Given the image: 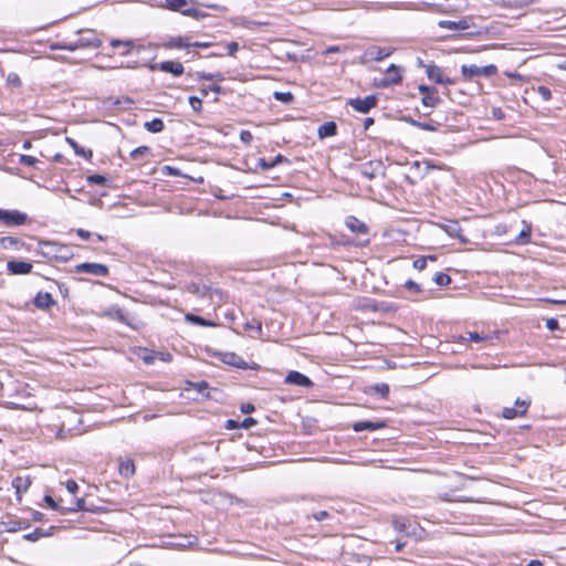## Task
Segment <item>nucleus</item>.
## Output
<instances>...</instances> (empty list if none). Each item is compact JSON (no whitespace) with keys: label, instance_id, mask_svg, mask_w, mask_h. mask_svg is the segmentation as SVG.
Returning a JSON list of instances; mask_svg holds the SVG:
<instances>
[{"label":"nucleus","instance_id":"3","mask_svg":"<svg viewBox=\"0 0 566 566\" xmlns=\"http://www.w3.org/2000/svg\"><path fill=\"white\" fill-rule=\"evenodd\" d=\"M193 0H165L161 4H159V8L179 12L182 15L199 20L205 17V13L193 8Z\"/></svg>","mask_w":566,"mask_h":566},{"label":"nucleus","instance_id":"5","mask_svg":"<svg viewBox=\"0 0 566 566\" xmlns=\"http://www.w3.org/2000/svg\"><path fill=\"white\" fill-rule=\"evenodd\" d=\"M394 52L391 48L378 46V45H369L367 46L363 53L359 55L358 61L360 64H368L370 62L382 61L384 59L390 56Z\"/></svg>","mask_w":566,"mask_h":566},{"label":"nucleus","instance_id":"26","mask_svg":"<svg viewBox=\"0 0 566 566\" xmlns=\"http://www.w3.org/2000/svg\"><path fill=\"white\" fill-rule=\"evenodd\" d=\"M222 361L226 363L227 365L234 366L238 368H244L247 366V363L234 353L223 354Z\"/></svg>","mask_w":566,"mask_h":566},{"label":"nucleus","instance_id":"17","mask_svg":"<svg viewBox=\"0 0 566 566\" xmlns=\"http://www.w3.org/2000/svg\"><path fill=\"white\" fill-rule=\"evenodd\" d=\"M376 95H368L364 98L356 97V112L367 113L377 104Z\"/></svg>","mask_w":566,"mask_h":566},{"label":"nucleus","instance_id":"10","mask_svg":"<svg viewBox=\"0 0 566 566\" xmlns=\"http://www.w3.org/2000/svg\"><path fill=\"white\" fill-rule=\"evenodd\" d=\"M77 273H88L95 276H106L108 274V268L101 263H80L75 266Z\"/></svg>","mask_w":566,"mask_h":566},{"label":"nucleus","instance_id":"57","mask_svg":"<svg viewBox=\"0 0 566 566\" xmlns=\"http://www.w3.org/2000/svg\"><path fill=\"white\" fill-rule=\"evenodd\" d=\"M405 286L410 290V291H415V292H419L420 291V285L418 283H416L415 281L412 280H408L406 283H405Z\"/></svg>","mask_w":566,"mask_h":566},{"label":"nucleus","instance_id":"35","mask_svg":"<svg viewBox=\"0 0 566 566\" xmlns=\"http://www.w3.org/2000/svg\"><path fill=\"white\" fill-rule=\"evenodd\" d=\"M150 153V148L148 146H139L135 149H133L129 154L130 158L133 160H139L144 156L148 155Z\"/></svg>","mask_w":566,"mask_h":566},{"label":"nucleus","instance_id":"52","mask_svg":"<svg viewBox=\"0 0 566 566\" xmlns=\"http://www.w3.org/2000/svg\"><path fill=\"white\" fill-rule=\"evenodd\" d=\"M29 526V523L25 522V521H19V522H14L13 523V526H11L9 528L10 532H14V531H18V530H23V528H27Z\"/></svg>","mask_w":566,"mask_h":566},{"label":"nucleus","instance_id":"14","mask_svg":"<svg viewBox=\"0 0 566 566\" xmlns=\"http://www.w3.org/2000/svg\"><path fill=\"white\" fill-rule=\"evenodd\" d=\"M363 392L369 396H378L381 399H387L390 392V388L388 384L379 382L363 387Z\"/></svg>","mask_w":566,"mask_h":566},{"label":"nucleus","instance_id":"64","mask_svg":"<svg viewBox=\"0 0 566 566\" xmlns=\"http://www.w3.org/2000/svg\"><path fill=\"white\" fill-rule=\"evenodd\" d=\"M327 516H328V513L326 511H319V512L313 514V517L318 522L325 520Z\"/></svg>","mask_w":566,"mask_h":566},{"label":"nucleus","instance_id":"61","mask_svg":"<svg viewBox=\"0 0 566 566\" xmlns=\"http://www.w3.org/2000/svg\"><path fill=\"white\" fill-rule=\"evenodd\" d=\"M254 410H255L254 405H252V403H250V402H248V403H243V405L241 406V411H242L243 413H251V412H253Z\"/></svg>","mask_w":566,"mask_h":566},{"label":"nucleus","instance_id":"43","mask_svg":"<svg viewBox=\"0 0 566 566\" xmlns=\"http://www.w3.org/2000/svg\"><path fill=\"white\" fill-rule=\"evenodd\" d=\"M38 159L30 155H20L19 164L24 166L34 167L38 164Z\"/></svg>","mask_w":566,"mask_h":566},{"label":"nucleus","instance_id":"12","mask_svg":"<svg viewBox=\"0 0 566 566\" xmlns=\"http://www.w3.org/2000/svg\"><path fill=\"white\" fill-rule=\"evenodd\" d=\"M426 74L431 81L438 84H453V81L450 77H446L442 69L436 64L426 65Z\"/></svg>","mask_w":566,"mask_h":566},{"label":"nucleus","instance_id":"18","mask_svg":"<svg viewBox=\"0 0 566 566\" xmlns=\"http://www.w3.org/2000/svg\"><path fill=\"white\" fill-rule=\"evenodd\" d=\"M55 301L52 295L48 292H39L34 297V305L38 308L46 310L50 306L54 305Z\"/></svg>","mask_w":566,"mask_h":566},{"label":"nucleus","instance_id":"6","mask_svg":"<svg viewBox=\"0 0 566 566\" xmlns=\"http://www.w3.org/2000/svg\"><path fill=\"white\" fill-rule=\"evenodd\" d=\"M497 72V67L494 64H489L485 66H478V65H462L461 66V73L465 78H473L476 76H485L490 77L495 75Z\"/></svg>","mask_w":566,"mask_h":566},{"label":"nucleus","instance_id":"11","mask_svg":"<svg viewBox=\"0 0 566 566\" xmlns=\"http://www.w3.org/2000/svg\"><path fill=\"white\" fill-rule=\"evenodd\" d=\"M33 265L27 261L10 260L7 263V271L11 275H25L32 272Z\"/></svg>","mask_w":566,"mask_h":566},{"label":"nucleus","instance_id":"19","mask_svg":"<svg viewBox=\"0 0 566 566\" xmlns=\"http://www.w3.org/2000/svg\"><path fill=\"white\" fill-rule=\"evenodd\" d=\"M118 472L122 478L129 479L135 474L134 461L129 458L119 461Z\"/></svg>","mask_w":566,"mask_h":566},{"label":"nucleus","instance_id":"50","mask_svg":"<svg viewBox=\"0 0 566 566\" xmlns=\"http://www.w3.org/2000/svg\"><path fill=\"white\" fill-rule=\"evenodd\" d=\"M240 139L245 145H249L253 140V135L249 130H242L240 133Z\"/></svg>","mask_w":566,"mask_h":566},{"label":"nucleus","instance_id":"22","mask_svg":"<svg viewBox=\"0 0 566 566\" xmlns=\"http://www.w3.org/2000/svg\"><path fill=\"white\" fill-rule=\"evenodd\" d=\"M164 46L166 49H188L191 48V42L184 36H172L164 44Z\"/></svg>","mask_w":566,"mask_h":566},{"label":"nucleus","instance_id":"48","mask_svg":"<svg viewBox=\"0 0 566 566\" xmlns=\"http://www.w3.org/2000/svg\"><path fill=\"white\" fill-rule=\"evenodd\" d=\"M537 93L544 101H549L552 98V92L546 86H538Z\"/></svg>","mask_w":566,"mask_h":566},{"label":"nucleus","instance_id":"62","mask_svg":"<svg viewBox=\"0 0 566 566\" xmlns=\"http://www.w3.org/2000/svg\"><path fill=\"white\" fill-rule=\"evenodd\" d=\"M77 235L83 240H88L91 238V232L84 229L76 230Z\"/></svg>","mask_w":566,"mask_h":566},{"label":"nucleus","instance_id":"54","mask_svg":"<svg viewBox=\"0 0 566 566\" xmlns=\"http://www.w3.org/2000/svg\"><path fill=\"white\" fill-rule=\"evenodd\" d=\"M254 424H256V420L251 417H248L242 420V422L240 423V427L244 428V429H249Z\"/></svg>","mask_w":566,"mask_h":566},{"label":"nucleus","instance_id":"44","mask_svg":"<svg viewBox=\"0 0 566 566\" xmlns=\"http://www.w3.org/2000/svg\"><path fill=\"white\" fill-rule=\"evenodd\" d=\"M196 539L197 538L195 536H185L181 538L180 542L171 543V545L185 548L191 546L196 542Z\"/></svg>","mask_w":566,"mask_h":566},{"label":"nucleus","instance_id":"32","mask_svg":"<svg viewBox=\"0 0 566 566\" xmlns=\"http://www.w3.org/2000/svg\"><path fill=\"white\" fill-rule=\"evenodd\" d=\"M188 292L198 295L199 297H205L209 291L206 285H201L199 283H190L187 287Z\"/></svg>","mask_w":566,"mask_h":566},{"label":"nucleus","instance_id":"37","mask_svg":"<svg viewBox=\"0 0 566 566\" xmlns=\"http://www.w3.org/2000/svg\"><path fill=\"white\" fill-rule=\"evenodd\" d=\"M433 281L439 286H447L451 283V277L442 272H438L433 276Z\"/></svg>","mask_w":566,"mask_h":566},{"label":"nucleus","instance_id":"13","mask_svg":"<svg viewBox=\"0 0 566 566\" xmlns=\"http://www.w3.org/2000/svg\"><path fill=\"white\" fill-rule=\"evenodd\" d=\"M472 25L470 18H462L459 21L440 20L438 27L441 29H448L452 31L468 30Z\"/></svg>","mask_w":566,"mask_h":566},{"label":"nucleus","instance_id":"7","mask_svg":"<svg viewBox=\"0 0 566 566\" xmlns=\"http://www.w3.org/2000/svg\"><path fill=\"white\" fill-rule=\"evenodd\" d=\"M0 221L7 227L22 226L28 221V214L19 210L0 209Z\"/></svg>","mask_w":566,"mask_h":566},{"label":"nucleus","instance_id":"15","mask_svg":"<svg viewBox=\"0 0 566 566\" xmlns=\"http://www.w3.org/2000/svg\"><path fill=\"white\" fill-rule=\"evenodd\" d=\"M285 382L306 388L313 386L312 380L307 376L296 370L290 371L287 374V376L285 377Z\"/></svg>","mask_w":566,"mask_h":566},{"label":"nucleus","instance_id":"31","mask_svg":"<svg viewBox=\"0 0 566 566\" xmlns=\"http://www.w3.org/2000/svg\"><path fill=\"white\" fill-rule=\"evenodd\" d=\"M532 235V228L530 224H525V227L521 230L518 235L515 239L516 244L524 245L530 243Z\"/></svg>","mask_w":566,"mask_h":566},{"label":"nucleus","instance_id":"1","mask_svg":"<svg viewBox=\"0 0 566 566\" xmlns=\"http://www.w3.org/2000/svg\"><path fill=\"white\" fill-rule=\"evenodd\" d=\"M38 253L49 261L66 262L73 256L72 249L54 241H40Z\"/></svg>","mask_w":566,"mask_h":566},{"label":"nucleus","instance_id":"60","mask_svg":"<svg viewBox=\"0 0 566 566\" xmlns=\"http://www.w3.org/2000/svg\"><path fill=\"white\" fill-rule=\"evenodd\" d=\"M85 501L84 499H77L75 502V507L69 509L67 511H82L84 510Z\"/></svg>","mask_w":566,"mask_h":566},{"label":"nucleus","instance_id":"47","mask_svg":"<svg viewBox=\"0 0 566 566\" xmlns=\"http://www.w3.org/2000/svg\"><path fill=\"white\" fill-rule=\"evenodd\" d=\"M368 234H369L368 227L365 223H361L356 219V237L368 235Z\"/></svg>","mask_w":566,"mask_h":566},{"label":"nucleus","instance_id":"8","mask_svg":"<svg viewBox=\"0 0 566 566\" xmlns=\"http://www.w3.org/2000/svg\"><path fill=\"white\" fill-rule=\"evenodd\" d=\"M530 406H531V400L517 398L515 400L514 407H504L502 409L501 415L505 419H514L517 417H522L527 412Z\"/></svg>","mask_w":566,"mask_h":566},{"label":"nucleus","instance_id":"53","mask_svg":"<svg viewBox=\"0 0 566 566\" xmlns=\"http://www.w3.org/2000/svg\"><path fill=\"white\" fill-rule=\"evenodd\" d=\"M195 387L197 388V390H198L200 394L205 395L206 397H209V394H208V392H207V394H205V391L208 389V382H207V381H203V380H202V381L196 382V384H195Z\"/></svg>","mask_w":566,"mask_h":566},{"label":"nucleus","instance_id":"38","mask_svg":"<svg viewBox=\"0 0 566 566\" xmlns=\"http://www.w3.org/2000/svg\"><path fill=\"white\" fill-rule=\"evenodd\" d=\"M428 260L436 261V256H420L413 261V268L419 271H422L427 266Z\"/></svg>","mask_w":566,"mask_h":566},{"label":"nucleus","instance_id":"23","mask_svg":"<svg viewBox=\"0 0 566 566\" xmlns=\"http://www.w3.org/2000/svg\"><path fill=\"white\" fill-rule=\"evenodd\" d=\"M54 527H50L48 531L42 528H35L33 532L23 535V538L29 542H36L42 537H48L53 534Z\"/></svg>","mask_w":566,"mask_h":566},{"label":"nucleus","instance_id":"21","mask_svg":"<svg viewBox=\"0 0 566 566\" xmlns=\"http://www.w3.org/2000/svg\"><path fill=\"white\" fill-rule=\"evenodd\" d=\"M23 242L17 237H1L0 238V249L8 250H20L23 247Z\"/></svg>","mask_w":566,"mask_h":566},{"label":"nucleus","instance_id":"29","mask_svg":"<svg viewBox=\"0 0 566 566\" xmlns=\"http://www.w3.org/2000/svg\"><path fill=\"white\" fill-rule=\"evenodd\" d=\"M406 122L409 123L410 125L419 128V129L428 130V132H437L438 130V126H439V124L434 123V122L424 123V122L416 120V119L410 118V117L407 118Z\"/></svg>","mask_w":566,"mask_h":566},{"label":"nucleus","instance_id":"40","mask_svg":"<svg viewBox=\"0 0 566 566\" xmlns=\"http://www.w3.org/2000/svg\"><path fill=\"white\" fill-rule=\"evenodd\" d=\"M274 98H275L276 101L282 102V103H286V104H289V103L293 102L294 96H293V94H292V93H290V92H275V93H274Z\"/></svg>","mask_w":566,"mask_h":566},{"label":"nucleus","instance_id":"16","mask_svg":"<svg viewBox=\"0 0 566 566\" xmlns=\"http://www.w3.org/2000/svg\"><path fill=\"white\" fill-rule=\"evenodd\" d=\"M381 172V166L379 163L374 165L373 163H367L360 166L359 174L365 180H371L376 178Z\"/></svg>","mask_w":566,"mask_h":566},{"label":"nucleus","instance_id":"2","mask_svg":"<svg viewBox=\"0 0 566 566\" xmlns=\"http://www.w3.org/2000/svg\"><path fill=\"white\" fill-rule=\"evenodd\" d=\"M102 45V40L94 30H81L77 32V38L74 41L64 42L60 49L70 52L78 49H97Z\"/></svg>","mask_w":566,"mask_h":566},{"label":"nucleus","instance_id":"59","mask_svg":"<svg viewBox=\"0 0 566 566\" xmlns=\"http://www.w3.org/2000/svg\"><path fill=\"white\" fill-rule=\"evenodd\" d=\"M546 327L549 329V331H555L558 328V321L556 318H548L546 321Z\"/></svg>","mask_w":566,"mask_h":566},{"label":"nucleus","instance_id":"46","mask_svg":"<svg viewBox=\"0 0 566 566\" xmlns=\"http://www.w3.org/2000/svg\"><path fill=\"white\" fill-rule=\"evenodd\" d=\"M7 83L12 85V86H14V87H19L22 84L19 75L17 73H13V72L8 74Z\"/></svg>","mask_w":566,"mask_h":566},{"label":"nucleus","instance_id":"63","mask_svg":"<svg viewBox=\"0 0 566 566\" xmlns=\"http://www.w3.org/2000/svg\"><path fill=\"white\" fill-rule=\"evenodd\" d=\"M436 87L427 86V85H419L418 91L424 96L426 94H430L431 91H434Z\"/></svg>","mask_w":566,"mask_h":566},{"label":"nucleus","instance_id":"49","mask_svg":"<svg viewBox=\"0 0 566 566\" xmlns=\"http://www.w3.org/2000/svg\"><path fill=\"white\" fill-rule=\"evenodd\" d=\"M208 90H212V92L220 94L222 92V87L218 84L209 85L207 87H202L200 90L201 95L205 97L208 95Z\"/></svg>","mask_w":566,"mask_h":566},{"label":"nucleus","instance_id":"41","mask_svg":"<svg viewBox=\"0 0 566 566\" xmlns=\"http://www.w3.org/2000/svg\"><path fill=\"white\" fill-rule=\"evenodd\" d=\"M188 101H189V104H190L191 108L193 109V112L200 113L202 111L201 97L192 95V96H189Z\"/></svg>","mask_w":566,"mask_h":566},{"label":"nucleus","instance_id":"51","mask_svg":"<svg viewBox=\"0 0 566 566\" xmlns=\"http://www.w3.org/2000/svg\"><path fill=\"white\" fill-rule=\"evenodd\" d=\"M65 486L66 490L72 494H75L78 490V485L74 480H67Z\"/></svg>","mask_w":566,"mask_h":566},{"label":"nucleus","instance_id":"36","mask_svg":"<svg viewBox=\"0 0 566 566\" xmlns=\"http://www.w3.org/2000/svg\"><path fill=\"white\" fill-rule=\"evenodd\" d=\"M111 46L114 49L119 48V46H126L127 51L122 53V55H126V54H128L129 50L134 46V41H132V40L124 41V40L113 39L111 41Z\"/></svg>","mask_w":566,"mask_h":566},{"label":"nucleus","instance_id":"45","mask_svg":"<svg viewBox=\"0 0 566 566\" xmlns=\"http://www.w3.org/2000/svg\"><path fill=\"white\" fill-rule=\"evenodd\" d=\"M239 25L245 28V29H249V30H254L259 27L262 25L261 22H256V21H253V20H248V19H240V22L238 23Z\"/></svg>","mask_w":566,"mask_h":566},{"label":"nucleus","instance_id":"55","mask_svg":"<svg viewBox=\"0 0 566 566\" xmlns=\"http://www.w3.org/2000/svg\"><path fill=\"white\" fill-rule=\"evenodd\" d=\"M369 234L356 237V247H365L369 243Z\"/></svg>","mask_w":566,"mask_h":566},{"label":"nucleus","instance_id":"4","mask_svg":"<svg viewBox=\"0 0 566 566\" xmlns=\"http://www.w3.org/2000/svg\"><path fill=\"white\" fill-rule=\"evenodd\" d=\"M402 71L403 69L400 65L390 64L381 77L375 78V85L380 88H387L400 84Z\"/></svg>","mask_w":566,"mask_h":566},{"label":"nucleus","instance_id":"20","mask_svg":"<svg viewBox=\"0 0 566 566\" xmlns=\"http://www.w3.org/2000/svg\"><path fill=\"white\" fill-rule=\"evenodd\" d=\"M387 427V422L384 420L376 421H356V432L364 430H377Z\"/></svg>","mask_w":566,"mask_h":566},{"label":"nucleus","instance_id":"58","mask_svg":"<svg viewBox=\"0 0 566 566\" xmlns=\"http://www.w3.org/2000/svg\"><path fill=\"white\" fill-rule=\"evenodd\" d=\"M44 502L53 510H57L59 509V505L57 503L55 502V500L51 496V495H45L44 496Z\"/></svg>","mask_w":566,"mask_h":566},{"label":"nucleus","instance_id":"56","mask_svg":"<svg viewBox=\"0 0 566 566\" xmlns=\"http://www.w3.org/2000/svg\"><path fill=\"white\" fill-rule=\"evenodd\" d=\"M239 50V44L237 42H230L227 44V51L229 55H234L235 52Z\"/></svg>","mask_w":566,"mask_h":566},{"label":"nucleus","instance_id":"24","mask_svg":"<svg viewBox=\"0 0 566 566\" xmlns=\"http://www.w3.org/2000/svg\"><path fill=\"white\" fill-rule=\"evenodd\" d=\"M337 126L334 122H326L318 127L317 135L321 139L336 135Z\"/></svg>","mask_w":566,"mask_h":566},{"label":"nucleus","instance_id":"9","mask_svg":"<svg viewBox=\"0 0 566 566\" xmlns=\"http://www.w3.org/2000/svg\"><path fill=\"white\" fill-rule=\"evenodd\" d=\"M151 71L160 70L166 73H171L175 76H180L184 74V65L180 62L175 61H163L160 63H154L149 65Z\"/></svg>","mask_w":566,"mask_h":566},{"label":"nucleus","instance_id":"33","mask_svg":"<svg viewBox=\"0 0 566 566\" xmlns=\"http://www.w3.org/2000/svg\"><path fill=\"white\" fill-rule=\"evenodd\" d=\"M446 231L449 235L459 238L462 241H465L463 235L461 234V228L457 221H451L447 227Z\"/></svg>","mask_w":566,"mask_h":566},{"label":"nucleus","instance_id":"27","mask_svg":"<svg viewBox=\"0 0 566 566\" xmlns=\"http://www.w3.org/2000/svg\"><path fill=\"white\" fill-rule=\"evenodd\" d=\"M441 103V98L438 95L437 88L434 91H431L430 94H426L422 96V104L426 107L434 108Z\"/></svg>","mask_w":566,"mask_h":566},{"label":"nucleus","instance_id":"42","mask_svg":"<svg viewBox=\"0 0 566 566\" xmlns=\"http://www.w3.org/2000/svg\"><path fill=\"white\" fill-rule=\"evenodd\" d=\"M186 318H187V321L192 322V323H195L197 325H200V326H210V325H212V323L206 321L203 317L197 316V315H193V314H188L186 316Z\"/></svg>","mask_w":566,"mask_h":566},{"label":"nucleus","instance_id":"30","mask_svg":"<svg viewBox=\"0 0 566 566\" xmlns=\"http://www.w3.org/2000/svg\"><path fill=\"white\" fill-rule=\"evenodd\" d=\"M144 127L146 130L156 134L164 130L165 124L161 118H154L150 122H146L144 124Z\"/></svg>","mask_w":566,"mask_h":566},{"label":"nucleus","instance_id":"25","mask_svg":"<svg viewBox=\"0 0 566 566\" xmlns=\"http://www.w3.org/2000/svg\"><path fill=\"white\" fill-rule=\"evenodd\" d=\"M30 485L31 480L29 476H17L12 480V486L15 489L17 494L27 492Z\"/></svg>","mask_w":566,"mask_h":566},{"label":"nucleus","instance_id":"39","mask_svg":"<svg viewBox=\"0 0 566 566\" xmlns=\"http://www.w3.org/2000/svg\"><path fill=\"white\" fill-rule=\"evenodd\" d=\"M86 179L88 184H95L99 186H105L107 184V178L98 174L90 175Z\"/></svg>","mask_w":566,"mask_h":566},{"label":"nucleus","instance_id":"34","mask_svg":"<svg viewBox=\"0 0 566 566\" xmlns=\"http://www.w3.org/2000/svg\"><path fill=\"white\" fill-rule=\"evenodd\" d=\"M197 78L198 80H205V81H213V80H216L218 82L224 81V76L220 72H218V73L198 72L197 73Z\"/></svg>","mask_w":566,"mask_h":566},{"label":"nucleus","instance_id":"28","mask_svg":"<svg viewBox=\"0 0 566 566\" xmlns=\"http://www.w3.org/2000/svg\"><path fill=\"white\" fill-rule=\"evenodd\" d=\"M69 145L73 148L74 153L81 157H84L87 160H91L93 157V153L91 149H85L81 147L74 139L66 138Z\"/></svg>","mask_w":566,"mask_h":566}]
</instances>
